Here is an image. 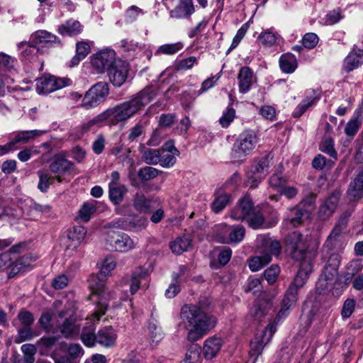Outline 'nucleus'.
<instances>
[{"mask_svg":"<svg viewBox=\"0 0 363 363\" xmlns=\"http://www.w3.org/2000/svg\"><path fill=\"white\" fill-rule=\"evenodd\" d=\"M245 234V229L242 225H228L220 224L216 228V240L220 243L233 244L240 242Z\"/></svg>","mask_w":363,"mask_h":363,"instance_id":"9","label":"nucleus"},{"mask_svg":"<svg viewBox=\"0 0 363 363\" xmlns=\"http://www.w3.org/2000/svg\"><path fill=\"white\" fill-rule=\"evenodd\" d=\"M265 302H255L250 308L249 315L255 320H260L266 314Z\"/></svg>","mask_w":363,"mask_h":363,"instance_id":"47","label":"nucleus"},{"mask_svg":"<svg viewBox=\"0 0 363 363\" xmlns=\"http://www.w3.org/2000/svg\"><path fill=\"white\" fill-rule=\"evenodd\" d=\"M191 245V240L188 237L178 238L170 243V248L174 253L180 255L186 251Z\"/></svg>","mask_w":363,"mask_h":363,"instance_id":"43","label":"nucleus"},{"mask_svg":"<svg viewBox=\"0 0 363 363\" xmlns=\"http://www.w3.org/2000/svg\"><path fill=\"white\" fill-rule=\"evenodd\" d=\"M147 333L150 338L153 342H159L163 337L161 328L155 323H149L147 326Z\"/></svg>","mask_w":363,"mask_h":363,"instance_id":"60","label":"nucleus"},{"mask_svg":"<svg viewBox=\"0 0 363 363\" xmlns=\"http://www.w3.org/2000/svg\"><path fill=\"white\" fill-rule=\"evenodd\" d=\"M116 267V259L112 256H107L102 262L100 267V274L105 277L110 274Z\"/></svg>","mask_w":363,"mask_h":363,"instance_id":"51","label":"nucleus"},{"mask_svg":"<svg viewBox=\"0 0 363 363\" xmlns=\"http://www.w3.org/2000/svg\"><path fill=\"white\" fill-rule=\"evenodd\" d=\"M50 171L55 174V179L61 183L64 176L69 174L72 168V163L62 157H56L50 165Z\"/></svg>","mask_w":363,"mask_h":363,"instance_id":"21","label":"nucleus"},{"mask_svg":"<svg viewBox=\"0 0 363 363\" xmlns=\"http://www.w3.org/2000/svg\"><path fill=\"white\" fill-rule=\"evenodd\" d=\"M279 273L280 269L279 266L274 264L265 269L264 276L267 282L269 284H272L276 281Z\"/></svg>","mask_w":363,"mask_h":363,"instance_id":"63","label":"nucleus"},{"mask_svg":"<svg viewBox=\"0 0 363 363\" xmlns=\"http://www.w3.org/2000/svg\"><path fill=\"white\" fill-rule=\"evenodd\" d=\"M253 208L252 200L248 197H244L239 201L236 206L232 210L230 217L236 220H246L247 221Z\"/></svg>","mask_w":363,"mask_h":363,"instance_id":"20","label":"nucleus"},{"mask_svg":"<svg viewBox=\"0 0 363 363\" xmlns=\"http://www.w3.org/2000/svg\"><path fill=\"white\" fill-rule=\"evenodd\" d=\"M109 94L108 84L100 82L93 85L82 100V106L86 108H94L103 102Z\"/></svg>","mask_w":363,"mask_h":363,"instance_id":"11","label":"nucleus"},{"mask_svg":"<svg viewBox=\"0 0 363 363\" xmlns=\"http://www.w3.org/2000/svg\"><path fill=\"white\" fill-rule=\"evenodd\" d=\"M116 53L111 49H104L96 53L91 57V65L99 73L108 70L115 62Z\"/></svg>","mask_w":363,"mask_h":363,"instance_id":"15","label":"nucleus"},{"mask_svg":"<svg viewBox=\"0 0 363 363\" xmlns=\"http://www.w3.org/2000/svg\"><path fill=\"white\" fill-rule=\"evenodd\" d=\"M286 184V180L280 174H272L269 179V186L279 192Z\"/></svg>","mask_w":363,"mask_h":363,"instance_id":"57","label":"nucleus"},{"mask_svg":"<svg viewBox=\"0 0 363 363\" xmlns=\"http://www.w3.org/2000/svg\"><path fill=\"white\" fill-rule=\"evenodd\" d=\"M259 141L257 134L247 130L239 134L233 145L230 158L233 162H243L256 147Z\"/></svg>","mask_w":363,"mask_h":363,"instance_id":"6","label":"nucleus"},{"mask_svg":"<svg viewBox=\"0 0 363 363\" xmlns=\"http://www.w3.org/2000/svg\"><path fill=\"white\" fill-rule=\"evenodd\" d=\"M229 203V196L228 194H221L215 198L211 208L213 212L218 213L220 212Z\"/></svg>","mask_w":363,"mask_h":363,"instance_id":"53","label":"nucleus"},{"mask_svg":"<svg viewBox=\"0 0 363 363\" xmlns=\"http://www.w3.org/2000/svg\"><path fill=\"white\" fill-rule=\"evenodd\" d=\"M319 38L314 33H308L302 38L303 46L308 50L314 48L318 43Z\"/></svg>","mask_w":363,"mask_h":363,"instance_id":"61","label":"nucleus"},{"mask_svg":"<svg viewBox=\"0 0 363 363\" xmlns=\"http://www.w3.org/2000/svg\"><path fill=\"white\" fill-rule=\"evenodd\" d=\"M95 211L96 208L94 204L85 203L79 211V217L83 221L87 222L89 220L91 216L95 212Z\"/></svg>","mask_w":363,"mask_h":363,"instance_id":"58","label":"nucleus"},{"mask_svg":"<svg viewBox=\"0 0 363 363\" xmlns=\"http://www.w3.org/2000/svg\"><path fill=\"white\" fill-rule=\"evenodd\" d=\"M116 338L117 335L113 328H104L96 335V342L104 347H110L114 345Z\"/></svg>","mask_w":363,"mask_h":363,"instance_id":"30","label":"nucleus"},{"mask_svg":"<svg viewBox=\"0 0 363 363\" xmlns=\"http://www.w3.org/2000/svg\"><path fill=\"white\" fill-rule=\"evenodd\" d=\"M106 242L112 249L121 252H126L135 247V241L128 234L122 232H108Z\"/></svg>","mask_w":363,"mask_h":363,"instance_id":"13","label":"nucleus"},{"mask_svg":"<svg viewBox=\"0 0 363 363\" xmlns=\"http://www.w3.org/2000/svg\"><path fill=\"white\" fill-rule=\"evenodd\" d=\"M279 37V35L273 30H265L259 35L257 41L263 46L271 47L277 43Z\"/></svg>","mask_w":363,"mask_h":363,"instance_id":"39","label":"nucleus"},{"mask_svg":"<svg viewBox=\"0 0 363 363\" xmlns=\"http://www.w3.org/2000/svg\"><path fill=\"white\" fill-rule=\"evenodd\" d=\"M311 271L312 265L310 260H304L301 262L299 270L283 299L281 308L276 318L277 321L286 317L288 315L289 308L295 305L297 301L298 289L305 284Z\"/></svg>","mask_w":363,"mask_h":363,"instance_id":"4","label":"nucleus"},{"mask_svg":"<svg viewBox=\"0 0 363 363\" xmlns=\"http://www.w3.org/2000/svg\"><path fill=\"white\" fill-rule=\"evenodd\" d=\"M156 93L145 89L134 95L130 100L123 102L112 108L114 122H123L133 117L155 97Z\"/></svg>","mask_w":363,"mask_h":363,"instance_id":"2","label":"nucleus"},{"mask_svg":"<svg viewBox=\"0 0 363 363\" xmlns=\"http://www.w3.org/2000/svg\"><path fill=\"white\" fill-rule=\"evenodd\" d=\"M86 235V230L84 226L73 227L67 234V247L69 249L77 248L84 241Z\"/></svg>","mask_w":363,"mask_h":363,"instance_id":"22","label":"nucleus"},{"mask_svg":"<svg viewBox=\"0 0 363 363\" xmlns=\"http://www.w3.org/2000/svg\"><path fill=\"white\" fill-rule=\"evenodd\" d=\"M181 324L188 331L187 339L195 342L207 335L216 325L215 316L196 305H185L181 309Z\"/></svg>","mask_w":363,"mask_h":363,"instance_id":"1","label":"nucleus"},{"mask_svg":"<svg viewBox=\"0 0 363 363\" xmlns=\"http://www.w3.org/2000/svg\"><path fill=\"white\" fill-rule=\"evenodd\" d=\"M151 200L147 199L145 194L141 192H137L133 199L134 208L140 212H146L150 208Z\"/></svg>","mask_w":363,"mask_h":363,"instance_id":"41","label":"nucleus"},{"mask_svg":"<svg viewBox=\"0 0 363 363\" xmlns=\"http://www.w3.org/2000/svg\"><path fill=\"white\" fill-rule=\"evenodd\" d=\"M183 48L184 45L181 42L164 44L157 48L155 52V55H174L180 51Z\"/></svg>","mask_w":363,"mask_h":363,"instance_id":"45","label":"nucleus"},{"mask_svg":"<svg viewBox=\"0 0 363 363\" xmlns=\"http://www.w3.org/2000/svg\"><path fill=\"white\" fill-rule=\"evenodd\" d=\"M348 194L353 199H359L363 195V172L350 183Z\"/></svg>","mask_w":363,"mask_h":363,"instance_id":"37","label":"nucleus"},{"mask_svg":"<svg viewBox=\"0 0 363 363\" xmlns=\"http://www.w3.org/2000/svg\"><path fill=\"white\" fill-rule=\"evenodd\" d=\"M38 175L40 179L38 188L42 192H45L55 179V177L50 175L48 171H40Z\"/></svg>","mask_w":363,"mask_h":363,"instance_id":"48","label":"nucleus"},{"mask_svg":"<svg viewBox=\"0 0 363 363\" xmlns=\"http://www.w3.org/2000/svg\"><path fill=\"white\" fill-rule=\"evenodd\" d=\"M275 331L274 323H270L260 334H257L250 342V354L252 356L260 354L264 347L270 341Z\"/></svg>","mask_w":363,"mask_h":363,"instance_id":"16","label":"nucleus"},{"mask_svg":"<svg viewBox=\"0 0 363 363\" xmlns=\"http://www.w3.org/2000/svg\"><path fill=\"white\" fill-rule=\"evenodd\" d=\"M58 31L62 35L74 36L82 31V26L79 21L69 19L59 27Z\"/></svg>","mask_w":363,"mask_h":363,"instance_id":"33","label":"nucleus"},{"mask_svg":"<svg viewBox=\"0 0 363 363\" xmlns=\"http://www.w3.org/2000/svg\"><path fill=\"white\" fill-rule=\"evenodd\" d=\"M362 64H363V50L354 49L345 59L343 68L347 72H350Z\"/></svg>","mask_w":363,"mask_h":363,"instance_id":"29","label":"nucleus"},{"mask_svg":"<svg viewBox=\"0 0 363 363\" xmlns=\"http://www.w3.org/2000/svg\"><path fill=\"white\" fill-rule=\"evenodd\" d=\"M238 79L239 91L242 94L247 93L255 82L253 72L248 67H242L240 69Z\"/></svg>","mask_w":363,"mask_h":363,"instance_id":"26","label":"nucleus"},{"mask_svg":"<svg viewBox=\"0 0 363 363\" xmlns=\"http://www.w3.org/2000/svg\"><path fill=\"white\" fill-rule=\"evenodd\" d=\"M177 155L166 150H160L159 164L163 167H170L175 163Z\"/></svg>","mask_w":363,"mask_h":363,"instance_id":"52","label":"nucleus"},{"mask_svg":"<svg viewBox=\"0 0 363 363\" xmlns=\"http://www.w3.org/2000/svg\"><path fill=\"white\" fill-rule=\"evenodd\" d=\"M223 344V340L217 336H212L204 341L203 355L207 359H212L217 356Z\"/></svg>","mask_w":363,"mask_h":363,"instance_id":"23","label":"nucleus"},{"mask_svg":"<svg viewBox=\"0 0 363 363\" xmlns=\"http://www.w3.org/2000/svg\"><path fill=\"white\" fill-rule=\"evenodd\" d=\"M159 174V170L152 167H145L138 172V177L143 181H148L155 178Z\"/></svg>","mask_w":363,"mask_h":363,"instance_id":"56","label":"nucleus"},{"mask_svg":"<svg viewBox=\"0 0 363 363\" xmlns=\"http://www.w3.org/2000/svg\"><path fill=\"white\" fill-rule=\"evenodd\" d=\"M31 38L35 45L52 44L57 40L55 35L44 30H37L31 35Z\"/></svg>","mask_w":363,"mask_h":363,"instance_id":"38","label":"nucleus"},{"mask_svg":"<svg viewBox=\"0 0 363 363\" xmlns=\"http://www.w3.org/2000/svg\"><path fill=\"white\" fill-rule=\"evenodd\" d=\"M73 315L72 310L60 311L57 314L47 311L42 314L38 323L47 332L55 333L59 330L65 337H69L77 330Z\"/></svg>","mask_w":363,"mask_h":363,"instance_id":"3","label":"nucleus"},{"mask_svg":"<svg viewBox=\"0 0 363 363\" xmlns=\"http://www.w3.org/2000/svg\"><path fill=\"white\" fill-rule=\"evenodd\" d=\"M257 249L260 254L249 259L248 266L251 271L257 272L269 263L272 256H277L281 252L280 242L270 237L262 235L257 238Z\"/></svg>","mask_w":363,"mask_h":363,"instance_id":"5","label":"nucleus"},{"mask_svg":"<svg viewBox=\"0 0 363 363\" xmlns=\"http://www.w3.org/2000/svg\"><path fill=\"white\" fill-rule=\"evenodd\" d=\"M18 49L22 60L25 62H31L37 58L36 54L38 50L35 45H30L29 43H20L18 45Z\"/></svg>","mask_w":363,"mask_h":363,"instance_id":"34","label":"nucleus"},{"mask_svg":"<svg viewBox=\"0 0 363 363\" xmlns=\"http://www.w3.org/2000/svg\"><path fill=\"white\" fill-rule=\"evenodd\" d=\"M347 224V220L345 218H342L337 221L324 244L325 249L340 251L345 247L347 241L344 230Z\"/></svg>","mask_w":363,"mask_h":363,"instance_id":"12","label":"nucleus"},{"mask_svg":"<svg viewBox=\"0 0 363 363\" xmlns=\"http://www.w3.org/2000/svg\"><path fill=\"white\" fill-rule=\"evenodd\" d=\"M286 250L294 259L301 261L308 260L307 240L303 235L294 232L286 240Z\"/></svg>","mask_w":363,"mask_h":363,"instance_id":"10","label":"nucleus"},{"mask_svg":"<svg viewBox=\"0 0 363 363\" xmlns=\"http://www.w3.org/2000/svg\"><path fill=\"white\" fill-rule=\"evenodd\" d=\"M318 99V96H307L298 105L294 111V116L300 117L309 107L315 104Z\"/></svg>","mask_w":363,"mask_h":363,"instance_id":"46","label":"nucleus"},{"mask_svg":"<svg viewBox=\"0 0 363 363\" xmlns=\"http://www.w3.org/2000/svg\"><path fill=\"white\" fill-rule=\"evenodd\" d=\"M90 52V46L87 43L79 42L76 45V55L70 61V67H74L80 62Z\"/></svg>","mask_w":363,"mask_h":363,"instance_id":"40","label":"nucleus"},{"mask_svg":"<svg viewBox=\"0 0 363 363\" xmlns=\"http://www.w3.org/2000/svg\"><path fill=\"white\" fill-rule=\"evenodd\" d=\"M160 149H148L144 151L142 157L147 164H157L160 162Z\"/></svg>","mask_w":363,"mask_h":363,"instance_id":"54","label":"nucleus"},{"mask_svg":"<svg viewBox=\"0 0 363 363\" xmlns=\"http://www.w3.org/2000/svg\"><path fill=\"white\" fill-rule=\"evenodd\" d=\"M235 118V111L233 108H227L223 113L222 116L219 119L220 125L225 128L234 121Z\"/></svg>","mask_w":363,"mask_h":363,"instance_id":"55","label":"nucleus"},{"mask_svg":"<svg viewBox=\"0 0 363 363\" xmlns=\"http://www.w3.org/2000/svg\"><path fill=\"white\" fill-rule=\"evenodd\" d=\"M68 78H59L51 75H45L37 80L36 90L38 94H46L70 85Z\"/></svg>","mask_w":363,"mask_h":363,"instance_id":"14","label":"nucleus"},{"mask_svg":"<svg viewBox=\"0 0 363 363\" xmlns=\"http://www.w3.org/2000/svg\"><path fill=\"white\" fill-rule=\"evenodd\" d=\"M89 287L91 291V299L97 301L99 308L91 315V321L99 320L104 315L108 303L111 298V294L106 289V283L104 279L97 275H92L89 279Z\"/></svg>","mask_w":363,"mask_h":363,"instance_id":"7","label":"nucleus"},{"mask_svg":"<svg viewBox=\"0 0 363 363\" xmlns=\"http://www.w3.org/2000/svg\"><path fill=\"white\" fill-rule=\"evenodd\" d=\"M363 121V103L354 111L352 117L345 128V133L348 136H354L359 130Z\"/></svg>","mask_w":363,"mask_h":363,"instance_id":"25","label":"nucleus"},{"mask_svg":"<svg viewBox=\"0 0 363 363\" xmlns=\"http://www.w3.org/2000/svg\"><path fill=\"white\" fill-rule=\"evenodd\" d=\"M147 225V220L143 218H120L108 223L106 228H120L128 231L137 232L145 228Z\"/></svg>","mask_w":363,"mask_h":363,"instance_id":"18","label":"nucleus"},{"mask_svg":"<svg viewBox=\"0 0 363 363\" xmlns=\"http://www.w3.org/2000/svg\"><path fill=\"white\" fill-rule=\"evenodd\" d=\"M7 268H11L9 274H16L20 272L23 268V259L19 258L11 262V255L9 253H2L0 255V270H4Z\"/></svg>","mask_w":363,"mask_h":363,"instance_id":"28","label":"nucleus"},{"mask_svg":"<svg viewBox=\"0 0 363 363\" xmlns=\"http://www.w3.org/2000/svg\"><path fill=\"white\" fill-rule=\"evenodd\" d=\"M340 196V191L335 190L321 203L318 211L319 219L325 220L332 216L339 205Z\"/></svg>","mask_w":363,"mask_h":363,"instance_id":"17","label":"nucleus"},{"mask_svg":"<svg viewBox=\"0 0 363 363\" xmlns=\"http://www.w3.org/2000/svg\"><path fill=\"white\" fill-rule=\"evenodd\" d=\"M195 11L192 0H180L174 9L170 11V16L176 18H189Z\"/></svg>","mask_w":363,"mask_h":363,"instance_id":"27","label":"nucleus"},{"mask_svg":"<svg viewBox=\"0 0 363 363\" xmlns=\"http://www.w3.org/2000/svg\"><path fill=\"white\" fill-rule=\"evenodd\" d=\"M110 81L114 86H121L126 80L128 65L126 62L117 60L108 70Z\"/></svg>","mask_w":363,"mask_h":363,"instance_id":"19","label":"nucleus"},{"mask_svg":"<svg viewBox=\"0 0 363 363\" xmlns=\"http://www.w3.org/2000/svg\"><path fill=\"white\" fill-rule=\"evenodd\" d=\"M96 127L99 128L110 121L111 124H115L112 108H108L94 118Z\"/></svg>","mask_w":363,"mask_h":363,"instance_id":"50","label":"nucleus"},{"mask_svg":"<svg viewBox=\"0 0 363 363\" xmlns=\"http://www.w3.org/2000/svg\"><path fill=\"white\" fill-rule=\"evenodd\" d=\"M264 178L260 174L255 172L254 169H251L247 173L246 184L251 188H255L261 182Z\"/></svg>","mask_w":363,"mask_h":363,"instance_id":"59","label":"nucleus"},{"mask_svg":"<svg viewBox=\"0 0 363 363\" xmlns=\"http://www.w3.org/2000/svg\"><path fill=\"white\" fill-rule=\"evenodd\" d=\"M303 218H308L304 211L301 207L290 208L286 217L283 220V225L289 229L299 226L303 221Z\"/></svg>","mask_w":363,"mask_h":363,"instance_id":"24","label":"nucleus"},{"mask_svg":"<svg viewBox=\"0 0 363 363\" xmlns=\"http://www.w3.org/2000/svg\"><path fill=\"white\" fill-rule=\"evenodd\" d=\"M281 69L285 73H292L297 68L296 57L291 53L282 55L279 59Z\"/></svg>","mask_w":363,"mask_h":363,"instance_id":"35","label":"nucleus"},{"mask_svg":"<svg viewBox=\"0 0 363 363\" xmlns=\"http://www.w3.org/2000/svg\"><path fill=\"white\" fill-rule=\"evenodd\" d=\"M88 327H84L82 331L81 340L87 347H92L96 342V335L94 333L95 328L93 323H89Z\"/></svg>","mask_w":363,"mask_h":363,"instance_id":"42","label":"nucleus"},{"mask_svg":"<svg viewBox=\"0 0 363 363\" xmlns=\"http://www.w3.org/2000/svg\"><path fill=\"white\" fill-rule=\"evenodd\" d=\"M108 189L109 199L115 205L120 204L128 192V188L124 184L108 186Z\"/></svg>","mask_w":363,"mask_h":363,"instance_id":"36","label":"nucleus"},{"mask_svg":"<svg viewBox=\"0 0 363 363\" xmlns=\"http://www.w3.org/2000/svg\"><path fill=\"white\" fill-rule=\"evenodd\" d=\"M70 281V278L66 274H62L52 279V286L55 289L60 290L65 288Z\"/></svg>","mask_w":363,"mask_h":363,"instance_id":"64","label":"nucleus"},{"mask_svg":"<svg viewBox=\"0 0 363 363\" xmlns=\"http://www.w3.org/2000/svg\"><path fill=\"white\" fill-rule=\"evenodd\" d=\"M315 201V196L311 194L309 196L303 199L299 204V207L303 209L308 217H310L311 213L314 210V203Z\"/></svg>","mask_w":363,"mask_h":363,"instance_id":"62","label":"nucleus"},{"mask_svg":"<svg viewBox=\"0 0 363 363\" xmlns=\"http://www.w3.org/2000/svg\"><path fill=\"white\" fill-rule=\"evenodd\" d=\"M43 130H23L18 132L15 138H13L16 144L18 143H26L30 140L34 139L36 137L40 136L44 134Z\"/></svg>","mask_w":363,"mask_h":363,"instance_id":"44","label":"nucleus"},{"mask_svg":"<svg viewBox=\"0 0 363 363\" xmlns=\"http://www.w3.org/2000/svg\"><path fill=\"white\" fill-rule=\"evenodd\" d=\"M247 223L250 227L257 229V228H268L277 223V220L269 223H267L263 216L262 212L259 210H256L255 208L251 212L250 216L247 218Z\"/></svg>","mask_w":363,"mask_h":363,"instance_id":"31","label":"nucleus"},{"mask_svg":"<svg viewBox=\"0 0 363 363\" xmlns=\"http://www.w3.org/2000/svg\"><path fill=\"white\" fill-rule=\"evenodd\" d=\"M271 165V160L268 156L262 157L255 162V164L252 167L256 172L260 174L262 177H265L267 174L269 168Z\"/></svg>","mask_w":363,"mask_h":363,"instance_id":"49","label":"nucleus"},{"mask_svg":"<svg viewBox=\"0 0 363 363\" xmlns=\"http://www.w3.org/2000/svg\"><path fill=\"white\" fill-rule=\"evenodd\" d=\"M340 263V257L337 253H332L324 267L318 282L317 289L320 293L330 288L337 280V269Z\"/></svg>","mask_w":363,"mask_h":363,"instance_id":"8","label":"nucleus"},{"mask_svg":"<svg viewBox=\"0 0 363 363\" xmlns=\"http://www.w3.org/2000/svg\"><path fill=\"white\" fill-rule=\"evenodd\" d=\"M147 270L143 267H138L133 272L130 285V291L132 294L138 291L144 281H147Z\"/></svg>","mask_w":363,"mask_h":363,"instance_id":"32","label":"nucleus"}]
</instances>
